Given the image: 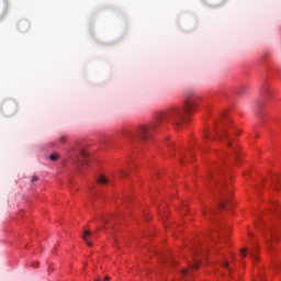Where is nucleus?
<instances>
[{
  "instance_id": "nucleus-1",
  "label": "nucleus",
  "mask_w": 281,
  "mask_h": 281,
  "mask_svg": "<svg viewBox=\"0 0 281 281\" xmlns=\"http://www.w3.org/2000/svg\"><path fill=\"white\" fill-rule=\"evenodd\" d=\"M193 98V93H188L183 108H173L169 112L160 114L157 122L139 127L135 137H137L139 142H150V139H153V134L157 133V130L161 128L166 122L173 124L176 128H181L183 123L188 122L186 115L192 113L196 106Z\"/></svg>"
},
{
  "instance_id": "nucleus-2",
  "label": "nucleus",
  "mask_w": 281,
  "mask_h": 281,
  "mask_svg": "<svg viewBox=\"0 0 281 281\" xmlns=\"http://www.w3.org/2000/svg\"><path fill=\"white\" fill-rule=\"evenodd\" d=\"M226 187L227 186L225 184V182H220L217 187V192L220 194V203H218L220 210H225V205H227V201H229V194L228 195L225 194ZM227 190H229V187H227Z\"/></svg>"
},
{
  "instance_id": "nucleus-3",
  "label": "nucleus",
  "mask_w": 281,
  "mask_h": 281,
  "mask_svg": "<svg viewBox=\"0 0 281 281\" xmlns=\"http://www.w3.org/2000/svg\"><path fill=\"white\" fill-rule=\"evenodd\" d=\"M268 214H271V216H273L276 221L280 220L281 213L277 202H270Z\"/></svg>"
},
{
  "instance_id": "nucleus-4",
  "label": "nucleus",
  "mask_w": 281,
  "mask_h": 281,
  "mask_svg": "<svg viewBox=\"0 0 281 281\" xmlns=\"http://www.w3.org/2000/svg\"><path fill=\"white\" fill-rule=\"evenodd\" d=\"M263 236L268 243H271V238L272 240L278 239V237H276V232H273V226L270 225L266 226V232L263 233Z\"/></svg>"
},
{
  "instance_id": "nucleus-5",
  "label": "nucleus",
  "mask_w": 281,
  "mask_h": 281,
  "mask_svg": "<svg viewBox=\"0 0 281 281\" xmlns=\"http://www.w3.org/2000/svg\"><path fill=\"white\" fill-rule=\"evenodd\" d=\"M199 269V261H194L193 265L190 266V269H186L182 271L184 276H190V271Z\"/></svg>"
},
{
  "instance_id": "nucleus-6",
  "label": "nucleus",
  "mask_w": 281,
  "mask_h": 281,
  "mask_svg": "<svg viewBox=\"0 0 281 281\" xmlns=\"http://www.w3.org/2000/svg\"><path fill=\"white\" fill-rule=\"evenodd\" d=\"M226 128L223 127L222 128V134H217L220 139H227L228 140V146H232V140H229V138L227 137V135L225 134Z\"/></svg>"
},
{
  "instance_id": "nucleus-7",
  "label": "nucleus",
  "mask_w": 281,
  "mask_h": 281,
  "mask_svg": "<svg viewBox=\"0 0 281 281\" xmlns=\"http://www.w3.org/2000/svg\"><path fill=\"white\" fill-rule=\"evenodd\" d=\"M271 184L273 186V190H276L277 192H280V188L278 187V178L277 177H272Z\"/></svg>"
},
{
  "instance_id": "nucleus-8",
  "label": "nucleus",
  "mask_w": 281,
  "mask_h": 281,
  "mask_svg": "<svg viewBox=\"0 0 281 281\" xmlns=\"http://www.w3.org/2000/svg\"><path fill=\"white\" fill-rule=\"evenodd\" d=\"M87 236H91V232L85 231V232H83V236H82V238H83V240L86 241V244L88 245V247H91V241H89V240L87 239Z\"/></svg>"
},
{
  "instance_id": "nucleus-9",
  "label": "nucleus",
  "mask_w": 281,
  "mask_h": 281,
  "mask_svg": "<svg viewBox=\"0 0 281 281\" xmlns=\"http://www.w3.org/2000/svg\"><path fill=\"white\" fill-rule=\"evenodd\" d=\"M97 181L101 186H106L109 183V180L104 176L99 177Z\"/></svg>"
},
{
  "instance_id": "nucleus-10",
  "label": "nucleus",
  "mask_w": 281,
  "mask_h": 281,
  "mask_svg": "<svg viewBox=\"0 0 281 281\" xmlns=\"http://www.w3.org/2000/svg\"><path fill=\"white\" fill-rule=\"evenodd\" d=\"M249 256L252 260H258V255H256V250H250Z\"/></svg>"
},
{
  "instance_id": "nucleus-11",
  "label": "nucleus",
  "mask_w": 281,
  "mask_h": 281,
  "mask_svg": "<svg viewBox=\"0 0 281 281\" xmlns=\"http://www.w3.org/2000/svg\"><path fill=\"white\" fill-rule=\"evenodd\" d=\"M58 159V154H52L50 156H49V160L50 161H56Z\"/></svg>"
},
{
  "instance_id": "nucleus-12",
  "label": "nucleus",
  "mask_w": 281,
  "mask_h": 281,
  "mask_svg": "<svg viewBox=\"0 0 281 281\" xmlns=\"http://www.w3.org/2000/svg\"><path fill=\"white\" fill-rule=\"evenodd\" d=\"M240 256H241L243 258H247V248H243V249L240 250Z\"/></svg>"
},
{
  "instance_id": "nucleus-13",
  "label": "nucleus",
  "mask_w": 281,
  "mask_h": 281,
  "mask_svg": "<svg viewBox=\"0 0 281 281\" xmlns=\"http://www.w3.org/2000/svg\"><path fill=\"white\" fill-rule=\"evenodd\" d=\"M41 178L38 176H33L31 181L34 182V181H38Z\"/></svg>"
},
{
  "instance_id": "nucleus-14",
  "label": "nucleus",
  "mask_w": 281,
  "mask_h": 281,
  "mask_svg": "<svg viewBox=\"0 0 281 281\" xmlns=\"http://www.w3.org/2000/svg\"><path fill=\"white\" fill-rule=\"evenodd\" d=\"M223 267H224V269H228V270H229V262L225 261V262L223 263Z\"/></svg>"
},
{
  "instance_id": "nucleus-15",
  "label": "nucleus",
  "mask_w": 281,
  "mask_h": 281,
  "mask_svg": "<svg viewBox=\"0 0 281 281\" xmlns=\"http://www.w3.org/2000/svg\"><path fill=\"white\" fill-rule=\"evenodd\" d=\"M80 155H81V157H87V151L81 150V151H80Z\"/></svg>"
},
{
  "instance_id": "nucleus-16",
  "label": "nucleus",
  "mask_w": 281,
  "mask_h": 281,
  "mask_svg": "<svg viewBox=\"0 0 281 281\" xmlns=\"http://www.w3.org/2000/svg\"><path fill=\"white\" fill-rule=\"evenodd\" d=\"M121 177H126V171L121 170Z\"/></svg>"
},
{
  "instance_id": "nucleus-17",
  "label": "nucleus",
  "mask_w": 281,
  "mask_h": 281,
  "mask_svg": "<svg viewBox=\"0 0 281 281\" xmlns=\"http://www.w3.org/2000/svg\"><path fill=\"white\" fill-rule=\"evenodd\" d=\"M65 139H66L65 136H60L59 142L63 143V142H65Z\"/></svg>"
},
{
  "instance_id": "nucleus-18",
  "label": "nucleus",
  "mask_w": 281,
  "mask_h": 281,
  "mask_svg": "<svg viewBox=\"0 0 281 281\" xmlns=\"http://www.w3.org/2000/svg\"><path fill=\"white\" fill-rule=\"evenodd\" d=\"M209 214L212 216V214H214V210L210 209Z\"/></svg>"
},
{
  "instance_id": "nucleus-19",
  "label": "nucleus",
  "mask_w": 281,
  "mask_h": 281,
  "mask_svg": "<svg viewBox=\"0 0 281 281\" xmlns=\"http://www.w3.org/2000/svg\"><path fill=\"white\" fill-rule=\"evenodd\" d=\"M204 137H210V133L204 132Z\"/></svg>"
},
{
  "instance_id": "nucleus-20",
  "label": "nucleus",
  "mask_w": 281,
  "mask_h": 281,
  "mask_svg": "<svg viewBox=\"0 0 281 281\" xmlns=\"http://www.w3.org/2000/svg\"><path fill=\"white\" fill-rule=\"evenodd\" d=\"M33 267L36 269V267H38V262H34Z\"/></svg>"
},
{
  "instance_id": "nucleus-21",
  "label": "nucleus",
  "mask_w": 281,
  "mask_h": 281,
  "mask_svg": "<svg viewBox=\"0 0 281 281\" xmlns=\"http://www.w3.org/2000/svg\"><path fill=\"white\" fill-rule=\"evenodd\" d=\"M104 280H105V281H109V280H111V278H110V277H105Z\"/></svg>"
},
{
  "instance_id": "nucleus-22",
  "label": "nucleus",
  "mask_w": 281,
  "mask_h": 281,
  "mask_svg": "<svg viewBox=\"0 0 281 281\" xmlns=\"http://www.w3.org/2000/svg\"><path fill=\"white\" fill-rule=\"evenodd\" d=\"M259 278H260V280H262V273H259Z\"/></svg>"
},
{
  "instance_id": "nucleus-23",
  "label": "nucleus",
  "mask_w": 281,
  "mask_h": 281,
  "mask_svg": "<svg viewBox=\"0 0 281 281\" xmlns=\"http://www.w3.org/2000/svg\"><path fill=\"white\" fill-rule=\"evenodd\" d=\"M272 221V223H276L273 220H271Z\"/></svg>"
}]
</instances>
